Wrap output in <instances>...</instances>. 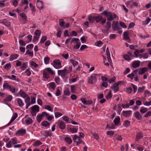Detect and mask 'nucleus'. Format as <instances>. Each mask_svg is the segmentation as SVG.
I'll list each match as a JSON object with an SVG mask.
<instances>
[{"mask_svg":"<svg viewBox=\"0 0 151 151\" xmlns=\"http://www.w3.org/2000/svg\"><path fill=\"white\" fill-rule=\"evenodd\" d=\"M102 17L100 16H97L96 17H94L95 20L97 23L99 22L102 20Z\"/></svg>","mask_w":151,"mask_h":151,"instance_id":"18","label":"nucleus"},{"mask_svg":"<svg viewBox=\"0 0 151 151\" xmlns=\"http://www.w3.org/2000/svg\"><path fill=\"white\" fill-rule=\"evenodd\" d=\"M42 143L39 140H37L35 141L34 145V147H37L38 145H41Z\"/></svg>","mask_w":151,"mask_h":151,"instance_id":"34","label":"nucleus"},{"mask_svg":"<svg viewBox=\"0 0 151 151\" xmlns=\"http://www.w3.org/2000/svg\"><path fill=\"white\" fill-rule=\"evenodd\" d=\"M18 57V55L17 54H15L11 55L10 60H13L16 59Z\"/></svg>","mask_w":151,"mask_h":151,"instance_id":"24","label":"nucleus"},{"mask_svg":"<svg viewBox=\"0 0 151 151\" xmlns=\"http://www.w3.org/2000/svg\"><path fill=\"white\" fill-rule=\"evenodd\" d=\"M119 24L121 27L124 28H126L127 27V26L123 22H119Z\"/></svg>","mask_w":151,"mask_h":151,"instance_id":"60","label":"nucleus"},{"mask_svg":"<svg viewBox=\"0 0 151 151\" xmlns=\"http://www.w3.org/2000/svg\"><path fill=\"white\" fill-rule=\"evenodd\" d=\"M20 45L21 46H25L26 45L25 42L22 40H20L19 41Z\"/></svg>","mask_w":151,"mask_h":151,"instance_id":"48","label":"nucleus"},{"mask_svg":"<svg viewBox=\"0 0 151 151\" xmlns=\"http://www.w3.org/2000/svg\"><path fill=\"white\" fill-rule=\"evenodd\" d=\"M50 124L47 121H45L42 122V125L45 127H47L50 125Z\"/></svg>","mask_w":151,"mask_h":151,"instance_id":"27","label":"nucleus"},{"mask_svg":"<svg viewBox=\"0 0 151 151\" xmlns=\"http://www.w3.org/2000/svg\"><path fill=\"white\" fill-rule=\"evenodd\" d=\"M43 76L44 78L47 79L48 78H49L48 75L46 72H44L43 73Z\"/></svg>","mask_w":151,"mask_h":151,"instance_id":"64","label":"nucleus"},{"mask_svg":"<svg viewBox=\"0 0 151 151\" xmlns=\"http://www.w3.org/2000/svg\"><path fill=\"white\" fill-rule=\"evenodd\" d=\"M31 101L30 102L31 104H34L35 102V97L32 96H31Z\"/></svg>","mask_w":151,"mask_h":151,"instance_id":"61","label":"nucleus"},{"mask_svg":"<svg viewBox=\"0 0 151 151\" xmlns=\"http://www.w3.org/2000/svg\"><path fill=\"white\" fill-rule=\"evenodd\" d=\"M52 64L53 65L54 67L56 69H59L61 67V63L60 60H54Z\"/></svg>","mask_w":151,"mask_h":151,"instance_id":"2","label":"nucleus"},{"mask_svg":"<svg viewBox=\"0 0 151 151\" xmlns=\"http://www.w3.org/2000/svg\"><path fill=\"white\" fill-rule=\"evenodd\" d=\"M136 141H138L143 137V136L141 133H137L136 136Z\"/></svg>","mask_w":151,"mask_h":151,"instance_id":"21","label":"nucleus"},{"mask_svg":"<svg viewBox=\"0 0 151 151\" xmlns=\"http://www.w3.org/2000/svg\"><path fill=\"white\" fill-rule=\"evenodd\" d=\"M147 111V109L146 108H141L140 109V111L142 113H144Z\"/></svg>","mask_w":151,"mask_h":151,"instance_id":"47","label":"nucleus"},{"mask_svg":"<svg viewBox=\"0 0 151 151\" xmlns=\"http://www.w3.org/2000/svg\"><path fill=\"white\" fill-rule=\"evenodd\" d=\"M12 96H9L6 97L4 99V100L6 101H10L12 99Z\"/></svg>","mask_w":151,"mask_h":151,"instance_id":"29","label":"nucleus"},{"mask_svg":"<svg viewBox=\"0 0 151 151\" xmlns=\"http://www.w3.org/2000/svg\"><path fill=\"white\" fill-rule=\"evenodd\" d=\"M148 70V68L147 67H144L141 68L139 71V74L140 75H142L147 71Z\"/></svg>","mask_w":151,"mask_h":151,"instance_id":"12","label":"nucleus"},{"mask_svg":"<svg viewBox=\"0 0 151 151\" xmlns=\"http://www.w3.org/2000/svg\"><path fill=\"white\" fill-rule=\"evenodd\" d=\"M150 20L151 19L150 18H148L146 20L143 22V24L146 25V24H147L150 22Z\"/></svg>","mask_w":151,"mask_h":151,"instance_id":"59","label":"nucleus"},{"mask_svg":"<svg viewBox=\"0 0 151 151\" xmlns=\"http://www.w3.org/2000/svg\"><path fill=\"white\" fill-rule=\"evenodd\" d=\"M11 66V64L10 63H8L5 65L4 68L5 69L8 70L9 68H10Z\"/></svg>","mask_w":151,"mask_h":151,"instance_id":"54","label":"nucleus"},{"mask_svg":"<svg viewBox=\"0 0 151 151\" xmlns=\"http://www.w3.org/2000/svg\"><path fill=\"white\" fill-rule=\"evenodd\" d=\"M30 101V98L29 96L26 97L25 100V102L26 104V109H28L29 106L31 105V104Z\"/></svg>","mask_w":151,"mask_h":151,"instance_id":"10","label":"nucleus"},{"mask_svg":"<svg viewBox=\"0 0 151 151\" xmlns=\"http://www.w3.org/2000/svg\"><path fill=\"white\" fill-rule=\"evenodd\" d=\"M88 19L90 22L93 23V21L95 20L94 17L90 16L88 18Z\"/></svg>","mask_w":151,"mask_h":151,"instance_id":"51","label":"nucleus"},{"mask_svg":"<svg viewBox=\"0 0 151 151\" xmlns=\"http://www.w3.org/2000/svg\"><path fill=\"white\" fill-rule=\"evenodd\" d=\"M62 118L64 121H65V122H68H68L69 119L68 118V117L67 116H63V117Z\"/></svg>","mask_w":151,"mask_h":151,"instance_id":"57","label":"nucleus"},{"mask_svg":"<svg viewBox=\"0 0 151 151\" xmlns=\"http://www.w3.org/2000/svg\"><path fill=\"white\" fill-rule=\"evenodd\" d=\"M29 6L31 8V10L32 12H35V7L31 3L29 4Z\"/></svg>","mask_w":151,"mask_h":151,"instance_id":"50","label":"nucleus"},{"mask_svg":"<svg viewBox=\"0 0 151 151\" xmlns=\"http://www.w3.org/2000/svg\"><path fill=\"white\" fill-rule=\"evenodd\" d=\"M47 71L50 73L51 74L53 75L54 74V72L52 70L51 68H47L46 69Z\"/></svg>","mask_w":151,"mask_h":151,"instance_id":"45","label":"nucleus"},{"mask_svg":"<svg viewBox=\"0 0 151 151\" xmlns=\"http://www.w3.org/2000/svg\"><path fill=\"white\" fill-rule=\"evenodd\" d=\"M113 24L112 25V27L114 31L119 30V27H118V22H113Z\"/></svg>","mask_w":151,"mask_h":151,"instance_id":"9","label":"nucleus"},{"mask_svg":"<svg viewBox=\"0 0 151 151\" xmlns=\"http://www.w3.org/2000/svg\"><path fill=\"white\" fill-rule=\"evenodd\" d=\"M43 116L41 114L39 115H37V121H38V122H40L42 120V119Z\"/></svg>","mask_w":151,"mask_h":151,"instance_id":"38","label":"nucleus"},{"mask_svg":"<svg viewBox=\"0 0 151 151\" xmlns=\"http://www.w3.org/2000/svg\"><path fill=\"white\" fill-rule=\"evenodd\" d=\"M17 103L19 106L20 107L24 105V104L22 100L20 99H17Z\"/></svg>","mask_w":151,"mask_h":151,"instance_id":"23","label":"nucleus"},{"mask_svg":"<svg viewBox=\"0 0 151 151\" xmlns=\"http://www.w3.org/2000/svg\"><path fill=\"white\" fill-rule=\"evenodd\" d=\"M79 41V39L78 38H73L71 42V43H76L77 42H78Z\"/></svg>","mask_w":151,"mask_h":151,"instance_id":"36","label":"nucleus"},{"mask_svg":"<svg viewBox=\"0 0 151 151\" xmlns=\"http://www.w3.org/2000/svg\"><path fill=\"white\" fill-rule=\"evenodd\" d=\"M129 32L128 31H126L124 33V39L125 40L129 42H130V40L129 37Z\"/></svg>","mask_w":151,"mask_h":151,"instance_id":"5","label":"nucleus"},{"mask_svg":"<svg viewBox=\"0 0 151 151\" xmlns=\"http://www.w3.org/2000/svg\"><path fill=\"white\" fill-rule=\"evenodd\" d=\"M47 37L46 36H44L41 38L40 42L41 43H43L46 40Z\"/></svg>","mask_w":151,"mask_h":151,"instance_id":"55","label":"nucleus"},{"mask_svg":"<svg viewBox=\"0 0 151 151\" xmlns=\"http://www.w3.org/2000/svg\"><path fill=\"white\" fill-rule=\"evenodd\" d=\"M3 86L4 88H6L9 90L10 91H12V89H11V86L9 85L7 83H4L3 85Z\"/></svg>","mask_w":151,"mask_h":151,"instance_id":"22","label":"nucleus"},{"mask_svg":"<svg viewBox=\"0 0 151 151\" xmlns=\"http://www.w3.org/2000/svg\"><path fill=\"white\" fill-rule=\"evenodd\" d=\"M70 92L68 88H67L64 92V94L65 96L69 95H70Z\"/></svg>","mask_w":151,"mask_h":151,"instance_id":"42","label":"nucleus"},{"mask_svg":"<svg viewBox=\"0 0 151 151\" xmlns=\"http://www.w3.org/2000/svg\"><path fill=\"white\" fill-rule=\"evenodd\" d=\"M109 29L107 28V26H105V29H103L102 30V31L103 33H108Z\"/></svg>","mask_w":151,"mask_h":151,"instance_id":"49","label":"nucleus"},{"mask_svg":"<svg viewBox=\"0 0 151 151\" xmlns=\"http://www.w3.org/2000/svg\"><path fill=\"white\" fill-rule=\"evenodd\" d=\"M145 86H143L142 87H139L138 89V92H142L145 89Z\"/></svg>","mask_w":151,"mask_h":151,"instance_id":"63","label":"nucleus"},{"mask_svg":"<svg viewBox=\"0 0 151 151\" xmlns=\"http://www.w3.org/2000/svg\"><path fill=\"white\" fill-rule=\"evenodd\" d=\"M95 45L96 46H100L102 44V42L100 40L99 41H97L95 43Z\"/></svg>","mask_w":151,"mask_h":151,"instance_id":"44","label":"nucleus"},{"mask_svg":"<svg viewBox=\"0 0 151 151\" xmlns=\"http://www.w3.org/2000/svg\"><path fill=\"white\" fill-rule=\"evenodd\" d=\"M32 110L36 112H39V107L37 105H34L32 107Z\"/></svg>","mask_w":151,"mask_h":151,"instance_id":"15","label":"nucleus"},{"mask_svg":"<svg viewBox=\"0 0 151 151\" xmlns=\"http://www.w3.org/2000/svg\"><path fill=\"white\" fill-rule=\"evenodd\" d=\"M102 14L106 17L107 20L109 21H112L116 18V15L113 13L109 12L106 11H104Z\"/></svg>","mask_w":151,"mask_h":151,"instance_id":"1","label":"nucleus"},{"mask_svg":"<svg viewBox=\"0 0 151 151\" xmlns=\"http://www.w3.org/2000/svg\"><path fill=\"white\" fill-rule=\"evenodd\" d=\"M68 73V70L65 68L63 70H58V74L59 76H61L62 77H64Z\"/></svg>","mask_w":151,"mask_h":151,"instance_id":"3","label":"nucleus"},{"mask_svg":"<svg viewBox=\"0 0 151 151\" xmlns=\"http://www.w3.org/2000/svg\"><path fill=\"white\" fill-rule=\"evenodd\" d=\"M19 93L20 96L24 98H26L28 96L24 92L21 91H19Z\"/></svg>","mask_w":151,"mask_h":151,"instance_id":"26","label":"nucleus"},{"mask_svg":"<svg viewBox=\"0 0 151 151\" xmlns=\"http://www.w3.org/2000/svg\"><path fill=\"white\" fill-rule=\"evenodd\" d=\"M135 117L138 120H140L142 119V116H141L138 111H136L134 114Z\"/></svg>","mask_w":151,"mask_h":151,"instance_id":"14","label":"nucleus"},{"mask_svg":"<svg viewBox=\"0 0 151 151\" xmlns=\"http://www.w3.org/2000/svg\"><path fill=\"white\" fill-rule=\"evenodd\" d=\"M32 122V119L29 117L27 118L25 120V122L26 124L27 125L31 124Z\"/></svg>","mask_w":151,"mask_h":151,"instance_id":"25","label":"nucleus"},{"mask_svg":"<svg viewBox=\"0 0 151 151\" xmlns=\"http://www.w3.org/2000/svg\"><path fill=\"white\" fill-rule=\"evenodd\" d=\"M132 112V111L131 110L123 111L122 113V114L124 116L127 117L130 116Z\"/></svg>","mask_w":151,"mask_h":151,"instance_id":"8","label":"nucleus"},{"mask_svg":"<svg viewBox=\"0 0 151 151\" xmlns=\"http://www.w3.org/2000/svg\"><path fill=\"white\" fill-rule=\"evenodd\" d=\"M59 25L60 27H63L65 26V22L63 21V20L60 19L59 20Z\"/></svg>","mask_w":151,"mask_h":151,"instance_id":"30","label":"nucleus"},{"mask_svg":"<svg viewBox=\"0 0 151 151\" xmlns=\"http://www.w3.org/2000/svg\"><path fill=\"white\" fill-rule=\"evenodd\" d=\"M140 61L139 60H136L133 62L132 64V66L133 68H137L140 65Z\"/></svg>","mask_w":151,"mask_h":151,"instance_id":"6","label":"nucleus"},{"mask_svg":"<svg viewBox=\"0 0 151 151\" xmlns=\"http://www.w3.org/2000/svg\"><path fill=\"white\" fill-rule=\"evenodd\" d=\"M59 127L61 129H64L65 127L64 123L63 122H60L59 123Z\"/></svg>","mask_w":151,"mask_h":151,"instance_id":"20","label":"nucleus"},{"mask_svg":"<svg viewBox=\"0 0 151 151\" xmlns=\"http://www.w3.org/2000/svg\"><path fill=\"white\" fill-rule=\"evenodd\" d=\"M92 134L94 138L97 140L99 139V136L96 133L92 132Z\"/></svg>","mask_w":151,"mask_h":151,"instance_id":"40","label":"nucleus"},{"mask_svg":"<svg viewBox=\"0 0 151 151\" xmlns=\"http://www.w3.org/2000/svg\"><path fill=\"white\" fill-rule=\"evenodd\" d=\"M33 47V45L32 44H30L28 45L26 47V48L28 50H31Z\"/></svg>","mask_w":151,"mask_h":151,"instance_id":"46","label":"nucleus"},{"mask_svg":"<svg viewBox=\"0 0 151 151\" xmlns=\"http://www.w3.org/2000/svg\"><path fill=\"white\" fill-rule=\"evenodd\" d=\"M69 131L73 133H76L77 132V129L74 128H70Z\"/></svg>","mask_w":151,"mask_h":151,"instance_id":"39","label":"nucleus"},{"mask_svg":"<svg viewBox=\"0 0 151 151\" xmlns=\"http://www.w3.org/2000/svg\"><path fill=\"white\" fill-rule=\"evenodd\" d=\"M106 55L107 56V58L108 61V62L110 64H111V63H112V61L110 57V54L109 51L106 52Z\"/></svg>","mask_w":151,"mask_h":151,"instance_id":"16","label":"nucleus"},{"mask_svg":"<svg viewBox=\"0 0 151 151\" xmlns=\"http://www.w3.org/2000/svg\"><path fill=\"white\" fill-rule=\"evenodd\" d=\"M41 33V32L39 30H37L35 32V34L36 36H39Z\"/></svg>","mask_w":151,"mask_h":151,"instance_id":"62","label":"nucleus"},{"mask_svg":"<svg viewBox=\"0 0 151 151\" xmlns=\"http://www.w3.org/2000/svg\"><path fill=\"white\" fill-rule=\"evenodd\" d=\"M118 84L115 83L114 84L113 87H111V88L114 90L115 92H117L118 91Z\"/></svg>","mask_w":151,"mask_h":151,"instance_id":"13","label":"nucleus"},{"mask_svg":"<svg viewBox=\"0 0 151 151\" xmlns=\"http://www.w3.org/2000/svg\"><path fill=\"white\" fill-rule=\"evenodd\" d=\"M27 67V65L26 63H24L22 65L21 67L20 68L22 70H24Z\"/></svg>","mask_w":151,"mask_h":151,"instance_id":"53","label":"nucleus"},{"mask_svg":"<svg viewBox=\"0 0 151 151\" xmlns=\"http://www.w3.org/2000/svg\"><path fill=\"white\" fill-rule=\"evenodd\" d=\"M50 85L51 88H53V89H55V83L54 82H51L50 83Z\"/></svg>","mask_w":151,"mask_h":151,"instance_id":"58","label":"nucleus"},{"mask_svg":"<svg viewBox=\"0 0 151 151\" xmlns=\"http://www.w3.org/2000/svg\"><path fill=\"white\" fill-rule=\"evenodd\" d=\"M75 88L76 86L75 85H72L71 86L70 90L71 92L72 93H75Z\"/></svg>","mask_w":151,"mask_h":151,"instance_id":"41","label":"nucleus"},{"mask_svg":"<svg viewBox=\"0 0 151 151\" xmlns=\"http://www.w3.org/2000/svg\"><path fill=\"white\" fill-rule=\"evenodd\" d=\"M133 56L132 53L131 52H129L127 54L123 55L124 58L127 60H131Z\"/></svg>","mask_w":151,"mask_h":151,"instance_id":"4","label":"nucleus"},{"mask_svg":"<svg viewBox=\"0 0 151 151\" xmlns=\"http://www.w3.org/2000/svg\"><path fill=\"white\" fill-rule=\"evenodd\" d=\"M135 51L134 52V54L135 55V56L136 57H138L139 54V50L138 49H135Z\"/></svg>","mask_w":151,"mask_h":151,"instance_id":"37","label":"nucleus"},{"mask_svg":"<svg viewBox=\"0 0 151 151\" xmlns=\"http://www.w3.org/2000/svg\"><path fill=\"white\" fill-rule=\"evenodd\" d=\"M25 130L22 129L18 131L17 133L16 134L18 135H22L25 132Z\"/></svg>","mask_w":151,"mask_h":151,"instance_id":"19","label":"nucleus"},{"mask_svg":"<svg viewBox=\"0 0 151 151\" xmlns=\"http://www.w3.org/2000/svg\"><path fill=\"white\" fill-rule=\"evenodd\" d=\"M132 91V89L131 87H129L126 89V91L128 93H131Z\"/></svg>","mask_w":151,"mask_h":151,"instance_id":"52","label":"nucleus"},{"mask_svg":"<svg viewBox=\"0 0 151 151\" xmlns=\"http://www.w3.org/2000/svg\"><path fill=\"white\" fill-rule=\"evenodd\" d=\"M80 45L81 43L80 42H77L76 45L74 46L73 49H78L79 48Z\"/></svg>","mask_w":151,"mask_h":151,"instance_id":"28","label":"nucleus"},{"mask_svg":"<svg viewBox=\"0 0 151 151\" xmlns=\"http://www.w3.org/2000/svg\"><path fill=\"white\" fill-rule=\"evenodd\" d=\"M50 58L48 57H46L44 58V60L45 63L47 64L49 63Z\"/></svg>","mask_w":151,"mask_h":151,"instance_id":"33","label":"nucleus"},{"mask_svg":"<svg viewBox=\"0 0 151 151\" xmlns=\"http://www.w3.org/2000/svg\"><path fill=\"white\" fill-rule=\"evenodd\" d=\"M36 5L38 8L41 10L43 8L42 2L41 1L37 0Z\"/></svg>","mask_w":151,"mask_h":151,"instance_id":"11","label":"nucleus"},{"mask_svg":"<svg viewBox=\"0 0 151 151\" xmlns=\"http://www.w3.org/2000/svg\"><path fill=\"white\" fill-rule=\"evenodd\" d=\"M120 122V118L119 116L116 117L114 120V122L115 125H117L119 124Z\"/></svg>","mask_w":151,"mask_h":151,"instance_id":"17","label":"nucleus"},{"mask_svg":"<svg viewBox=\"0 0 151 151\" xmlns=\"http://www.w3.org/2000/svg\"><path fill=\"white\" fill-rule=\"evenodd\" d=\"M65 140L69 144H71L72 142V140L69 137H66L65 138Z\"/></svg>","mask_w":151,"mask_h":151,"instance_id":"31","label":"nucleus"},{"mask_svg":"<svg viewBox=\"0 0 151 151\" xmlns=\"http://www.w3.org/2000/svg\"><path fill=\"white\" fill-rule=\"evenodd\" d=\"M19 14L20 16L23 18V19L24 20L25 22H26L27 21V17L26 16L25 13L23 12L20 14Z\"/></svg>","mask_w":151,"mask_h":151,"instance_id":"32","label":"nucleus"},{"mask_svg":"<svg viewBox=\"0 0 151 151\" xmlns=\"http://www.w3.org/2000/svg\"><path fill=\"white\" fill-rule=\"evenodd\" d=\"M130 122L128 121H125L124 123V125L125 127L129 126L130 125Z\"/></svg>","mask_w":151,"mask_h":151,"instance_id":"43","label":"nucleus"},{"mask_svg":"<svg viewBox=\"0 0 151 151\" xmlns=\"http://www.w3.org/2000/svg\"><path fill=\"white\" fill-rule=\"evenodd\" d=\"M70 62L73 64V66L74 67H75V65H77L78 63V61L73 60H70Z\"/></svg>","mask_w":151,"mask_h":151,"instance_id":"35","label":"nucleus"},{"mask_svg":"<svg viewBox=\"0 0 151 151\" xmlns=\"http://www.w3.org/2000/svg\"><path fill=\"white\" fill-rule=\"evenodd\" d=\"M96 81V76H91L88 79V82L91 84H93Z\"/></svg>","mask_w":151,"mask_h":151,"instance_id":"7","label":"nucleus"},{"mask_svg":"<svg viewBox=\"0 0 151 151\" xmlns=\"http://www.w3.org/2000/svg\"><path fill=\"white\" fill-rule=\"evenodd\" d=\"M62 115V114L60 113L56 112L55 113V116L56 118Z\"/></svg>","mask_w":151,"mask_h":151,"instance_id":"56","label":"nucleus"}]
</instances>
